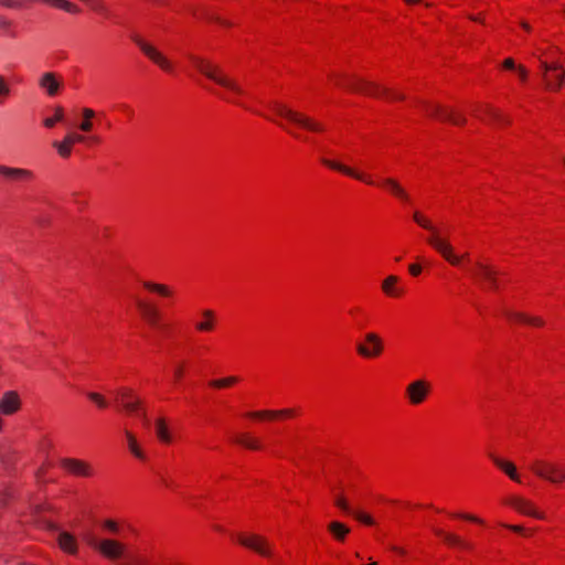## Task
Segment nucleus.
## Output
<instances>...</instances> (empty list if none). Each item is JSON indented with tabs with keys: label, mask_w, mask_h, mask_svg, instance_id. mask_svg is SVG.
Here are the masks:
<instances>
[{
	"label": "nucleus",
	"mask_w": 565,
	"mask_h": 565,
	"mask_svg": "<svg viewBox=\"0 0 565 565\" xmlns=\"http://www.w3.org/2000/svg\"><path fill=\"white\" fill-rule=\"evenodd\" d=\"M104 537H93L87 544L103 558L118 565H157L159 552L147 542L130 546L126 539L137 535V530L127 521L105 519L99 522Z\"/></svg>",
	"instance_id": "obj_1"
},
{
	"label": "nucleus",
	"mask_w": 565,
	"mask_h": 565,
	"mask_svg": "<svg viewBox=\"0 0 565 565\" xmlns=\"http://www.w3.org/2000/svg\"><path fill=\"white\" fill-rule=\"evenodd\" d=\"M192 64L200 73L213 81L220 87L216 94L222 99L245 109H253L254 97L236 79L206 60L193 57Z\"/></svg>",
	"instance_id": "obj_2"
},
{
	"label": "nucleus",
	"mask_w": 565,
	"mask_h": 565,
	"mask_svg": "<svg viewBox=\"0 0 565 565\" xmlns=\"http://www.w3.org/2000/svg\"><path fill=\"white\" fill-rule=\"evenodd\" d=\"M327 82L328 85L333 87L350 89L385 100L397 102L404 99V94L396 89L382 86L376 82L350 75L339 70H331L327 74Z\"/></svg>",
	"instance_id": "obj_3"
},
{
	"label": "nucleus",
	"mask_w": 565,
	"mask_h": 565,
	"mask_svg": "<svg viewBox=\"0 0 565 565\" xmlns=\"http://www.w3.org/2000/svg\"><path fill=\"white\" fill-rule=\"evenodd\" d=\"M413 221L422 228L426 230L429 235L426 239L427 244L436 250L451 266H460L463 262L469 260V254L457 255L450 243L449 235L446 231L437 227L430 217L420 211L413 213Z\"/></svg>",
	"instance_id": "obj_4"
},
{
	"label": "nucleus",
	"mask_w": 565,
	"mask_h": 565,
	"mask_svg": "<svg viewBox=\"0 0 565 565\" xmlns=\"http://www.w3.org/2000/svg\"><path fill=\"white\" fill-rule=\"evenodd\" d=\"M557 55L558 50L553 47L539 55L544 88L553 93L558 92L565 83V70Z\"/></svg>",
	"instance_id": "obj_5"
},
{
	"label": "nucleus",
	"mask_w": 565,
	"mask_h": 565,
	"mask_svg": "<svg viewBox=\"0 0 565 565\" xmlns=\"http://www.w3.org/2000/svg\"><path fill=\"white\" fill-rule=\"evenodd\" d=\"M275 114L285 119L288 124L296 128H300L313 134H322L326 131V125L322 121L317 120L303 113L294 110L286 105L275 104Z\"/></svg>",
	"instance_id": "obj_6"
},
{
	"label": "nucleus",
	"mask_w": 565,
	"mask_h": 565,
	"mask_svg": "<svg viewBox=\"0 0 565 565\" xmlns=\"http://www.w3.org/2000/svg\"><path fill=\"white\" fill-rule=\"evenodd\" d=\"M530 470L540 479L551 483L565 482V463L535 459L530 465Z\"/></svg>",
	"instance_id": "obj_7"
},
{
	"label": "nucleus",
	"mask_w": 565,
	"mask_h": 565,
	"mask_svg": "<svg viewBox=\"0 0 565 565\" xmlns=\"http://www.w3.org/2000/svg\"><path fill=\"white\" fill-rule=\"evenodd\" d=\"M502 504L511 508L521 515L533 518L536 520H546V513L540 510L536 504L520 494H509L502 499Z\"/></svg>",
	"instance_id": "obj_8"
},
{
	"label": "nucleus",
	"mask_w": 565,
	"mask_h": 565,
	"mask_svg": "<svg viewBox=\"0 0 565 565\" xmlns=\"http://www.w3.org/2000/svg\"><path fill=\"white\" fill-rule=\"evenodd\" d=\"M115 406L128 415H143L142 402L132 388L119 387L114 392Z\"/></svg>",
	"instance_id": "obj_9"
},
{
	"label": "nucleus",
	"mask_w": 565,
	"mask_h": 565,
	"mask_svg": "<svg viewBox=\"0 0 565 565\" xmlns=\"http://www.w3.org/2000/svg\"><path fill=\"white\" fill-rule=\"evenodd\" d=\"M191 323L194 332L199 334H211L218 329L220 317L215 309L203 307L195 312Z\"/></svg>",
	"instance_id": "obj_10"
},
{
	"label": "nucleus",
	"mask_w": 565,
	"mask_h": 565,
	"mask_svg": "<svg viewBox=\"0 0 565 565\" xmlns=\"http://www.w3.org/2000/svg\"><path fill=\"white\" fill-rule=\"evenodd\" d=\"M136 310L140 319L151 329H160L163 313L153 300L147 298H138L135 301Z\"/></svg>",
	"instance_id": "obj_11"
},
{
	"label": "nucleus",
	"mask_w": 565,
	"mask_h": 565,
	"mask_svg": "<svg viewBox=\"0 0 565 565\" xmlns=\"http://www.w3.org/2000/svg\"><path fill=\"white\" fill-rule=\"evenodd\" d=\"M424 110L428 116L454 126H462L466 122L463 114L451 107L427 103L424 105Z\"/></svg>",
	"instance_id": "obj_12"
},
{
	"label": "nucleus",
	"mask_w": 565,
	"mask_h": 565,
	"mask_svg": "<svg viewBox=\"0 0 565 565\" xmlns=\"http://www.w3.org/2000/svg\"><path fill=\"white\" fill-rule=\"evenodd\" d=\"M237 542L264 557L271 556V545L268 540L256 533L243 532L237 535Z\"/></svg>",
	"instance_id": "obj_13"
},
{
	"label": "nucleus",
	"mask_w": 565,
	"mask_h": 565,
	"mask_svg": "<svg viewBox=\"0 0 565 565\" xmlns=\"http://www.w3.org/2000/svg\"><path fill=\"white\" fill-rule=\"evenodd\" d=\"M431 384L427 380L419 379L411 382L405 388V398L412 406L424 404L431 393Z\"/></svg>",
	"instance_id": "obj_14"
},
{
	"label": "nucleus",
	"mask_w": 565,
	"mask_h": 565,
	"mask_svg": "<svg viewBox=\"0 0 565 565\" xmlns=\"http://www.w3.org/2000/svg\"><path fill=\"white\" fill-rule=\"evenodd\" d=\"M384 351V343L375 332H367L364 340L356 345V352L364 359H376Z\"/></svg>",
	"instance_id": "obj_15"
},
{
	"label": "nucleus",
	"mask_w": 565,
	"mask_h": 565,
	"mask_svg": "<svg viewBox=\"0 0 565 565\" xmlns=\"http://www.w3.org/2000/svg\"><path fill=\"white\" fill-rule=\"evenodd\" d=\"M323 166L327 168L338 171L347 177H350L356 181H360L364 184H375L374 175L364 171L356 170L354 168H351L349 166H345L337 160L332 159H323L322 160Z\"/></svg>",
	"instance_id": "obj_16"
},
{
	"label": "nucleus",
	"mask_w": 565,
	"mask_h": 565,
	"mask_svg": "<svg viewBox=\"0 0 565 565\" xmlns=\"http://www.w3.org/2000/svg\"><path fill=\"white\" fill-rule=\"evenodd\" d=\"M61 468L68 475L79 478H90L95 475V470L88 461L77 458L62 459Z\"/></svg>",
	"instance_id": "obj_17"
},
{
	"label": "nucleus",
	"mask_w": 565,
	"mask_h": 565,
	"mask_svg": "<svg viewBox=\"0 0 565 565\" xmlns=\"http://www.w3.org/2000/svg\"><path fill=\"white\" fill-rule=\"evenodd\" d=\"M138 45L141 52L163 72H173V64L171 63V61L166 55H163L156 46L146 41H139Z\"/></svg>",
	"instance_id": "obj_18"
},
{
	"label": "nucleus",
	"mask_w": 565,
	"mask_h": 565,
	"mask_svg": "<svg viewBox=\"0 0 565 565\" xmlns=\"http://www.w3.org/2000/svg\"><path fill=\"white\" fill-rule=\"evenodd\" d=\"M472 278L483 281L489 288L498 287V273L488 263L477 262L470 270Z\"/></svg>",
	"instance_id": "obj_19"
},
{
	"label": "nucleus",
	"mask_w": 565,
	"mask_h": 565,
	"mask_svg": "<svg viewBox=\"0 0 565 565\" xmlns=\"http://www.w3.org/2000/svg\"><path fill=\"white\" fill-rule=\"evenodd\" d=\"M374 179H375V184H370L371 186L381 188L402 202L411 201L409 194L396 179H394V178L376 179L375 177H374Z\"/></svg>",
	"instance_id": "obj_20"
},
{
	"label": "nucleus",
	"mask_w": 565,
	"mask_h": 565,
	"mask_svg": "<svg viewBox=\"0 0 565 565\" xmlns=\"http://www.w3.org/2000/svg\"><path fill=\"white\" fill-rule=\"evenodd\" d=\"M381 291L388 298L401 299L406 294L402 278L397 275H388L381 282Z\"/></svg>",
	"instance_id": "obj_21"
},
{
	"label": "nucleus",
	"mask_w": 565,
	"mask_h": 565,
	"mask_svg": "<svg viewBox=\"0 0 565 565\" xmlns=\"http://www.w3.org/2000/svg\"><path fill=\"white\" fill-rule=\"evenodd\" d=\"M507 319L510 323L518 326H527L531 328H542L545 321L540 316H533L522 311H508Z\"/></svg>",
	"instance_id": "obj_22"
},
{
	"label": "nucleus",
	"mask_w": 565,
	"mask_h": 565,
	"mask_svg": "<svg viewBox=\"0 0 565 565\" xmlns=\"http://www.w3.org/2000/svg\"><path fill=\"white\" fill-rule=\"evenodd\" d=\"M141 287L147 292L156 295L159 298L166 300H172L175 298L177 295L174 287L168 284L156 282L152 280H142Z\"/></svg>",
	"instance_id": "obj_23"
},
{
	"label": "nucleus",
	"mask_w": 565,
	"mask_h": 565,
	"mask_svg": "<svg viewBox=\"0 0 565 565\" xmlns=\"http://www.w3.org/2000/svg\"><path fill=\"white\" fill-rule=\"evenodd\" d=\"M326 530L331 539L338 544H345L351 534L350 526L337 520L330 521L327 524Z\"/></svg>",
	"instance_id": "obj_24"
},
{
	"label": "nucleus",
	"mask_w": 565,
	"mask_h": 565,
	"mask_svg": "<svg viewBox=\"0 0 565 565\" xmlns=\"http://www.w3.org/2000/svg\"><path fill=\"white\" fill-rule=\"evenodd\" d=\"M489 458L492 461V463L504 475H507L512 481L516 483H522L521 476L512 461L493 454H490Z\"/></svg>",
	"instance_id": "obj_25"
},
{
	"label": "nucleus",
	"mask_w": 565,
	"mask_h": 565,
	"mask_svg": "<svg viewBox=\"0 0 565 565\" xmlns=\"http://www.w3.org/2000/svg\"><path fill=\"white\" fill-rule=\"evenodd\" d=\"M234 441L241 447L252 451H262L265 449L263 440L248 431L237 434L234 438Z\"/></svg>",
	"instance_id": "obj_26"
},
{
	"label": "nucleus",
	"mask_w": 565,
	"mask_h": 565,
	"mask_svg": "<svg viewBox=\"0 0 565 565\" xmlns=\"http://www.w3.org/2000/svg\"><path fill=\"white\" fill-rule=\"evenodd\" d=\"M21 408V401L17 392L9 391L0 398V412L4 415H13Z\"/></svg>",
	"instance_id": "obj_27"
},
{
	"label": "nucleus",
	"mask_w": 565,
	"mask_h": 565,
	"mask_svg": "<svg viewBox=\"0 0 565 565\" xmlns=\"http://www.w3.org/2000/svg\"><path fill=\"white\" fill-rule=\"evenodd\" d=\"M355 494L354 491L348 489L347 491H340L334 495V505L343 513L350 515L354 508Z\"/></svg>",
	"instance_id": "obj_28"
},
{
	"label": "nucleus",
	"mask_w": 565,
	"mask_h": 565,
	"mask_svg": "<svg viewBox=\"0 0 565 565\" xmlns=\"http://www.w3.org/2000/svg\"><path fill=\"white\" fill-rule=\"evenodd\" d=\"M154 433L158 440L163 445H171L174 441L173 433L163 417L154 422Z\"/></svg>",
	"instance_id": "obj_29"
},
{
	"label": "nucleus",
	"mask_w": 565,
	"mask_h": 565,
	"mask_svg": "<svg viewBox=\"0 0 565 565\" xmlns=\"http://www.w3.org/2000/svg\"><path fill=\"white\" fill-rule=\"evenodd\" d=\"M58 547L70 555H76L78 552V543L74 535L68 532H61L57 537Z\"/></svg>",
	"instance_id": "obj_30"
},
{
	"label": "nucleus",
	"mask_w": 565,
	"mask_h": 565,
	"mask_svg": "<svg viewBox=\"0 0 565 565\" xmlns=\"http://www.w3.org/2000/svg\"><path fill=\"white\" fill-rule=\"evenodd\" d=\"M39 85L47 95L55 96L58 93L61 82L57 79L55 73L47 72L42 75Z\"/></svg>",
	"instance_id": "obj_31"
},
{
	"label": "nucleus",
	"mask_w": 565,
	"mask_h": 565,
	"mask_svg": "<svg viewBox=\"0 0 565 565\" xmlns=\"http://www.w3.org/2000/svg\"><path fill=\"white\" fill-rule=\"evenodd\" d=\"M0 174L11 180L31 181L33 179V172L30 170L4 166H0Z\"/></svg>",
	"instance_id": "obj_32"
},
{
	"label": "nucleus",
	"mask_w": 565,
	"mask_h": 565,
	"mask_svg": "<svg viewBox=\"0 0 565 565\" xmlns=\"http://www.w3.org/2000/svg\"><path fill=\"white\" fill-rule=\"evenodd\" d=\"M241 382V377L236 375H230L222 379L211 380L209 386L214 390H226L234 387Z\"/></svg>",
	"instance_id": "obj_33"
},
{
	"label": "nucleus",
	"mask_w": 565,
	"mask_h": 565,
	"mask_svg": "<svg viewBox=\"0 0 565 565\" xmlns=\"http://www.w3.org/2000/svg\"><path fill=\"white\" fill-rule=\"evenodd\" d=\"M243 417L253 422H276L274 409L249 411Z\"/></svg>",
	"instance_id": "obj_34"
},
{
	"label": "nucleus",
	"mask_w": 565,
	"mask_h": 565,
	"mask_svg": "<svg viewBox=\"0 0 565 565\" xmlns=\"http://www.w3.org/2000/svg\"><path fill=\"white\" fill-rule=\"evenodd\" d=\"M437 536H439L447 545L451 547L466 548L467 543L459 535L450 532H445L443 530L436 531Z\"/></svg>",
	"instance_id": "obj_35"
},
{
	"label": "nucleus",
	"mask_w": 565,
	"mask_h": 565,
	"mask_svg": "<svg viewBox=\"0 0 565 565\" xmlns=\"http://www.w3.org/2000/svg\"><path fill=\"white\" fill-rule=\"evenodd\" d=\"M66 137L70 138V141L73 143V146L77 143L94 146L102 142V139L98 136H85L76 131L68 132Z\"/></svg>",
	"instance_id": "obj_36"
},
{
	"label": "nucleus",
	"mask_w": 565,
	"mask_h": 565,
	"mask_svg": "<svg viewBox=\"0 0 565 565\" xmlns=\"http://www.w3.org/2000/svg\"><path fill=\"white\" fill-rule=\"evenodd\" d=\"M96 118V111L92 108H83L82 109V121L78 126L79 130L83 132H90L94 128V119Z\"/></svg>",
	"instance_id": "obj_37"
},
{
	"label": "nucleus",
	"mask_w": 565,
	"mask_h": 565,
	"mask_svg": "<svg viewBox=\"0 0 565 565\" xmlns=\"http://www.w3.org/2000/svg\"><path fill=\"white\" fill-rule=\"evenodd\" d=\"M126 439H127V446H128L129 451L136 458H138L140 460H145L146 455H145L142 448L140 447L136 436L131 431L126 430Z\"/></svg>",
	"instance_id": "obj_38"
},
{
	"label": "nucleus",
	"mask_w": 565,
	"mask_h": 565,
	"mask_svg": "<svg viewBox=\"0 0 565 565\" xmlns=\"http://www.w3.org/2000/svg\"><path fill=\"white\" fill-rule=\"evenodd\" d=\"M52 146L53 148L56 149L58 156L63 159H68L71 157L74 147L73 143L70 141V138H67L66 136L61 141H54Z\"/></svg>",
	"instance_id": "obj_39"
},
{
	"label": "nucleus",
	"mask_w": 565,
	"mask_h": 565,
	"mask_svg": "<svg viewBox=\"0 0 565 565\" xmlns=\"http://www.w3.org/2000/svg\"><path fill=\"white\" fill-rule=\"evenodd\" d=\"M299 414H300V412L297 408H284V409L274 411V416H275L276 422L294 419V418L298 417Z\"/></svg>",
	"instance_id": "obj_40"
},
{
	"label": "nucleus",
	"mask_w": 565,
	"mask_h": 565,
	"mask_svg": "<svg viewBox=\"0 0 565 565\" xmlns=\"http://www.w3.org/2000/svg\"><path fill=\"white\" fill-rule=\"evenodd\" d=\"M350 515H352L358 522L362 523L363 525H375V520L373 519V516L361 509L355 508Z\"/></svg>",
	"instance_id": "obj_41"
},
{
	"label": "nucleus",
	"mask_w": 565,
	"mask_h": 565,
	"mask_svg": "<svg viewBox=\"0 0 565 565\" xmlns=\"http://www.w3.org/2000/svg\"><path fill=\"white\" fill-rule=\"evenodd\" d=\"M450 518L452 519H459V520H465V521H468V522H472V523H476L478 525H484L486 522L483 519L475 515V514H471V513H466V512H452L449 514Z\"/></svg>",
	"instance_id": "obj_42"
},
{
	"label": "nucleus",
	"mask_w": 565,
	"mask_h": 565,
	"mask_svg": "<svg viewBox=\"0 0 565 565\" xmlns=\"http://www.w3.org/2000/svg\"><path fill=\"white\" fill-rule=\"evenodd\" d=\"M86 396L92 403H94L97 406L98 409H106L109 406L108 401L100 393L89 392L87 393Z\"/></svg>",
	"instance_id": "obj_43"
},
{
	"label": "nucleus",
	"mask_w": 565,
	"mask_h": 565,
	"mask_svg": "<svg viewBox=\"0 0 565 565\" xmlns=\"http://www.w3.org/2000/svg\"><path fill=\"white\" fill-rule=\"evenodd\" d=\"M64 117V110L62 107H56L54 110V115L51 117H46L43 120V125L46 128H53L57 122H60Z\"/></svg>",
	"instance_id": "obj_44"
},
{
	"label": "nucleus",
	"mask_w": 565,
	"mask_h": 565,
	"mask_svg": "<svg viewBox=\"0 0 565 565\" xmlns=\"http://www.w3.org/2000/svg\"><path fill=\"white\" fill-rule=\"evenodd\" d=\"M500 526L505 527L514 533H518L522 536L530 537L533 535V530L526 529L522 525L518 524H508V523H499Z\"/></svg>",
	"instance_id": "obj_45"
},
{
	"label": "nucleus",
	"mask_w": 565,
	"mask_h": 565,
	"mask_svg": "<svg viewBox=\"0 0 565 565\" xmlns=\"http://www.w3.org/2000/svg\"><path fill=\"white\" fill-rule=\"evenodd\" d=\"M11 96V87L3 75H0V105H3Z\"/></svg>",
	"instance_id": "obj_46"
},
{
	"label": "nucleus",
	"mask_w": 565,
	"mask_h": 565,
	"mask_svg": "<svg viewBox=\"0 0 565 565\" xmlns=\"http://www.w3.org/2000/svg\"><path fill=\"white\" fill-rule=\"evenodd\" d=\"M186 362L185 361H181V362H178L173 369V382L174 383H180L183 377L185 376V373H186Z\"/></svg>",
	"instance_id": "obj_47"
},
{
	"label": "nucleus",
	"mask_w": 565,
	"mask_h": 565,
	"mask_svg": "<svg viewBox=\"0 0 565 565\" xmlns=\"http://www.w3.org/2000/svg\"><path fill=\"white\" fill-rule=\"evenodd\" d=\"M490 119L497 121L500 125H507L509 124V119L501 114L498 109L487 107Z\"/></svg>",
	"instance_id": "obj_48"
},
{
	"label": "nucleus",
	"mask_w": 565,
	"mask_h": 565,
	"mask_svg": "<svg viewBox=\"0 0 565 565\" xmlns=\"http://www.w3.org/2000/svg\"><path fill=\"white\" fill-rule=\"evenodd\" d=\"M423 271V267L420 264L414 263L408 265V273L413 277H418Z\"/></svg>",
	"instance_id": "obj_49"
},
{
	"label": "nucleus",
	"mask_w": 565,
	"mask_h": 565,
	"mask_svg": "<svg viewBox=\"0 0 565 565\" xmlns=\"http://www.w3.org/2000/svg\"><path fill=\"white\" fill-rule=\"evenodd\" d=\"M518 77L521 82H526L529 77V72L523 65H519L516 67Z\"/></svg>",
	"instance_id": "obj_50"
},
{
	"label": "nucleus",
	"mask_w": 565,
	"mask_h": 565,
	"mask_svg": "<svg viewBox=\"0 0 565 565\" xmlns=\"http://www.w3.org/2000/svg\"><path fill=\"white\" fill-rule=\"evenodd\" d=\"M348 315L352 319H358L360 316L363 315V309L361 307H352L349 309Z\"/></svg>",
	"instance_id": "obj_51"
},
{
	"label": "nucleus",
	"mask_w": 565,
	"mask_h": 565,
	"mask_svg": "<svg viewBox=\"0 0 565 565\" xmlns=\"http://www.w3.org/2000/svg\"><path fill=\"white\" fill-rule=\"evenodd\" d=\"M502 66H503L505 70H514V68L516 70V67H515V62H514V60H513V58H511V57L505 58V60L503 61Z\"/></svg>",
	"instance_id": "obj_52"
},
{
	"label": "nucleus",
	"mask_w": 565,
	"mask_h": 565,
	"mask_svg": "<svg viewBox=\"0 0 565 565\" xmlns=\"http://www.w3.org/2000/svg\"><path fill=\"white\" fill-rule=\"evenodd\" d=\"M469 19L473 22H478V23H484V17L482 13H478V14H471L469 15Z\"/></svg>",
	"instance_id": "obj_53"
},
{
	"label": "nucleus",
	"mask_w": 565,
	"mask_h": 565,
	"mask_svg": "<svg viewBox=\"0 0 565 565\" xmlns=\"http://www.w3.org/2000/svg\"><path fill=\"white\" fill-rule=\"evenodd\" d=\"M520 25L526 33L532 31V26L526 21H522Z\"/></svg>",
	"instance_id": "obj_54"
},
{
	"label": "nucleus",
	"mask_w": 565,
	"mask_h": 565,
	"mask_svg": "<svg viewBox=\"0 0 565 565\" xmlns=\"http://www.w3.org/2000/svg\"><path fill=\"white\" fill-rule=\"evenodd\" d=\"M404 2L407 4H417V3L422 2V0H404Z\"/></svg>",
	"instance_id": "obj_55"
}]
</instances>
